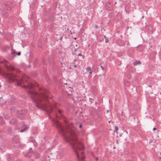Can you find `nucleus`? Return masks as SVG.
<instances>
[{
	"mask_svg": "<svg viewBox=\"0 0 161 161\" xmlns=\"http://www.w3.org/2000/svg\"><path fill=\"white\" fill-rule=\"evenodd\" d=\"M121 63H119V64H118V65H121Z\"/></svg>",
	"mask_w": 161,
	"mask_h": 161,
	"instance_id": "42",
	"label": "nucleus"
},
{
	"mask_svg": "<svg viewBox=\"0 0 161 161\" xmlns=\"http://www.w3.org/2000/svg\"><path fill=\"white\" fill-rule=\"evenodd\" d=\"M17 55L18 56H20L21 55V52L20 51L19 52L17 53H16L14 55H13V57H14L16 56V55Z\"/></svg>",
	"mask_w": 161,
	"mask_h": 161,
	"instance_id": "17",
	"label": "nucleus"
},
{
	"mask_svg": "<svg viewBox=\"0 0 161 161\" xmlns=\"http://www.w3.org/2000/svg\"><path fill=\"white\" fill-rule=\"evenodd\" d=\"M97 76L96 75L93 78V80L94 81H95V82H96V81L97 80Z\"/></svg>",
	"mask_w": 161,
	"mask_h": 161,
	"instance_id": "19",
	"label": "nucleus"
},
{
	"mask_svg": "<svg viewBox=\"0 0 161 161\" xmlns=\"http://www.w3.org/2000/svg\"><path fill=\"white\" fill-rule=\"evenodd\" d=\"M49 19L50 21H53V15H51L49 17Z\"/></svg>",
	"mask_w": 161,
	"mask_h": 161,
	"instance_id": "16",
	"label": "nucleus"
},
{
	"mask_svg": "<svg viewBox=\"0 0 161 161\" xmlns=\"http://www.w3.org/2000/svg\"><path fill=\"white\" fill-rule=\"evenodd\" d=\"M17 86H21L27 90V93L30 95L35 106L40 110L45 111L48 115L56 108L55 105L48 102V97L44 93L39 94L33 89V85L30 83L28 85L22 86L17 82L16 84ZM49 118L50 116L48 115Z\"/></svg>",
	"mask_w": 161,
	"mask_h": 161,
	"instance_id": "2",
	"label": "nucleus"
},
{
	"mask_svg": "<svg viewBox=\"0 0 161 161\" xmlns=\"http://www.w3.org/2000/svg\"><path fill=\"white\" fill-rule=\"evenodd\" d=\"M34 140H35L34 139V140L32 139V142H34Z\"/></svg>",
	"mask_w": 161,
	"mask_h": 161,
	"instance_id": "50",
	"label": "nucleus"
},
{
	"mask_svg": "<svg viewBox=\"0 0 161 161\" xmlns=\"http://www.w3.org/2000/svg\"><path fill=\"white\" fill-rule=\"evenodd\" d=\"M6 103V101H2V100L1 99H0V105L1 106H3V105H4Z\"/></svg>",
	"mask_w": 161,
	"mask_h": 161,
	"instance_id": "15",
	"label": "nucleus"
},
{
	"mask_svg": "<svg viewBox=\"0 0 161 161\" xmlns=\"http://www.w3.org/2000/svg\"><path fill=\"white\" fill-rule=\"evenodd\" d=\"M19 139V137L18 136H15L13 138V141L14 143H17Z\"/></svg>",
	"mask_w": 161,
	"mask_h": 161,
	"instance_id": "10",
	"label": "nucleus"
},
{
	"mask_svg": "<svg viewBox=\"0 0 161 161\" xmlns=\"http://www.w3.org/2000/svg\"><path fill=\"white\" fill-rule=\"evenodd\" d=\"M118 130V128L117 126H115V130L114 131V132H116L117 133V130Z\"/></svg>",
	"mask_w": 161,
	"mask_h": 161,
	"instance_id": "29",
	"label": "nucleus"
},
{
	"mask_svg": "<svg viewBox=\"0 0 161 161\" xmlns=\"http://www.w3.org/2000/svg\"><path fill=\"white\" fill-rule=\"evenodd\" d=\"M134 66L141 64V63L139 60H135L133 63Z\"/></svg>",
	"mask_w": 161,
	"mask_h": 161,
	"instance_id": "11",
	"label": "nucleus"
},
{
	"mask_svg": "<svg viewBox=\"0 0 161 161\" xmlns=\"http://www.w3.org/2000/svg\"><path fill=\"white\" fill-rule=\"evenodd\" d=\"M69 122L64 121L62 123L60 121H53L52 125L57 128L64 141L71 145L79 161L83 160L84 159L83 155L84 146L78 141L76 136V128L78 125L70 124ZM82 126L81 125H80L79 127L81 128Z\"/></svg>",
	"mask_w": 161,
	"mask_h": 161,
	"instance_id": "1",
	"label": "nucleus"
},
{
	"mask_svg": "<svg viewBox=\"0 0 161 161\" xmlns=\"http://www.w3.org/2000/svg\"><path fill=\"white\" fill-rule=\"evenodd\" d=\"M63 36H61L60 38H59V39L61 41H62V39H63Z\"/></svg>",
	"mask_w": 161,
	"mask_h": 161,
	"instance_id": "33",
	"label": "nucleus"
},
{
	"mask_svg": "<svg viewBox=\"0 0 161 161\" xmlns=\"http://www.w3.org/2000/svg\"><path fill=\"white\" fill-rule=\"evenodd\" d=\"M15 109L14 107H12L11 108V111H12V112H14L15 111Z\"/></svg>",
	"mask_w": 161,
	"mask_h": 161,
	"instance_id": "25",
	"label": "nucleus"
},
{
	"mask_svg": "<svg viewBox=\"0 0 161 161\" xmlns=\"http://www.w3.org/2000/svg\"><path fill=\"white\" fill-rule=\"evenodd\" d=\"M0 121H3V119L1 116H0Z\"/></svg>",
	"mask_w": 161,
	"mask_h": 161,
	"instance_id": "32",
	"label": "nucleus"
},
{
	"mask_svg": "<svg viewBox=\"0 0 161 161\" xmlns=\"http://www.w3.org/2000/svg\"><path fill=\"white\" fill-rule=\"evenodd\" d=\"M110 122H111V121H108V123H110Z\"/></svg>",
	"mask_w": 161,
	"mask_h": 161,
	"instance_id": "56",
	"label": "nucleus"
},
{
	"mask_svg": "<svg viewBox=\"0 0 161 161\" xmlns=\"http://www.w3.org/2000/svg\"><path fill=\"white\" fill-rule=\"evenodd\" d=\"M19 161V160H17V161Z\"/></svg>",
	"mask_w": 161,
	"mask_h": 161,
	"instance_id": "64",
	"label": "nucleus"
},
{
	"mask_svg": "<svg viewBox=\"0 0 161 161\" xmlns=\"http://www.w3.org/2000/svg\"><path fill=\"white\" fill-rule=\"evenodd\" d=\"M100 67L103 70V72L101 74H100L99 75V76H101L102 75H104L105 74V68L103 66H102L101 65H100Z\"/></svg>",
	"mask_w": 161,
	"mask_h": 161,
	"instance_id": "8",
	"label": "nucleus"
},
{
	"mask_svg": "<svg viewBox=\"0 0 161 161\" xmlns=\"http://www.w3.org/2000/svg\"><path fill=\"white\" fill-rule=\"evenodd\" d=\"M116 3H117V2H115L114 3V5H115L116 4Z\"/></svg>",
	"mask_w": 161,
	"mask_h": 161,
	"instance_id": "48",
	"label": "nucleus"
},
{
	"mask_svg": "<svg viewBox=\"0 0 161 161\" xmlns=\"http://www.w3.org/2000/svg\"><path fill=\"white\" fill-rule=\"evenodd\" d=\"M37 46L38 47L42 48V42L41 39H40L38 41L37 44Z\"/></svg>",
	"mask_w": 161,
	"mask_h": 161,
	"instance_id": "9",
	"label": "nucleus"
},
{
	"mask_svg": "<svg viewBox=\"0 0 161 161\" xmlns=\"http://www.w3.org/2000/svg\"><path fill=\"white\" fill-rule=\"evenodd\" d=\"M76 59H75L74 60V62H76Z\"/></svg>",
	"mask_w": 161,
	"mask_h": 161,
	"instance_id": "47",
	"label": "nucleus"
},
{
	"mask_svg": "<svg viewBox=\"0 0 161 161\" xmlns=\"http://www.w3.org/2000/svg\"><path fill=\"white\" fill-rule=\"evenodd\" d=\"M0 149L2 150L3 151H4L5 150V148L4 147L1 146V144L0 145Z\"/></svg>",
	"mask_w": 161,
	"mask_h": 161,
	"instance_id": "22",
	"label": "nucleus"
},
{
	"mask_svg": "<svg viewBox=\"0 0 161 161\" xmlns=\"http://www.w3.org/2000/svg\"><path fill=\"white\" fill-rule=\"evenodd\" d=\"M95 104H97V102H95Z\"/></svg>",
	"mask_w": 161,
	"mask_h": 161,
	"instance_id": "49",
	"label": "nucleus"
},
{
	"mask_svg": "<svg viewBox=\"0 0 161 161\" xmlns=\"http://www.w3.org/2000/svg\"><path fill=\"white\" fill-rule=\"evenodd\" d=\"M160 94L161 95V92L160 93Z\"/></svg>",
	"mask_w": 161,
	"mask_h": 161,
	"instance_id": "60",
	"label": "nucleus"
},
{
	"mask_svg": "<svg viewBox=\"0 0 161 161\" xmlns=\"http://www.w3.org/2000/svg\"><path fill=\"white\" fill-rule=\"evenodd\" d=\"M9 117L8 115L4 114V118L6 120H8Z\"/></svg>",
	"mask_w": 161,
	"mask_h": 161,
	"instance_id": "20",
	"label": "nucleus"
},
{
	"mask_svg": "<svg viewBox=\"0 0 161 161\" xmlns=\"http://www.w3.org/2000/svg\"><path fill=\"white\" fill-rule=\"evenodd\" d=\"M75 46L77 47L78 46L77 44H76Z\"/></svg>",
	"mask_w": 161,
	"mask_h": 161,
	"instance_id": "52",
	"label": "nucleus"
},
{
	"mask_svg": "<svg viewBox=\"0 0 161 161\" xmlns=\"http://www.w3.org/2000/svg\"><path fill=\"white\" fill-rule=\"evenodd\" d=\"M11 54H15V50L14 49H12L11 50Z\"/></svg>",
	"mask_w": 161,
	"mask_h": 161,
	"instance_id": "24",
	"label": "nucleus"
},
{
	"mask_svg": "<svg viewBox=\"0 0 161 161\" xmlns=\"http://www.w3.org/2000/svg\"><path fill=\"white\" fill-rule=\"evenodd\" d=\"M156 129H156V128H155V127H154V128H153V131H154V130H156Z\"/></svg>",
	"mask_w": 161,
	"mask_h": 161,
	"instance_id": "36",
	"label": "nucleus"
},
{
	"mask_svg": "<svg viewBox=\"0 0 161 161\" xmlns=\"http://www.w3.org/2000/svg\"><path fill=\"white\" fill-rule=\"evenodd\" d=\"M95 99V98H89V102L90 103V104H91L92 103V101H93Z\"/></svg>",
	"mask_w": 161,
	"mask_h": 161,
	"instance_id": "21",
	"label": "nucleus"
},
{
	"mask_svg": "<svg viewBox=\"0 0 161 161\" xmlns=\"http://www.w3.org/2000/svg\"><path fill=\"white\" fill-rule=\"evenodd\" d=\"M69 30V28H67V31H68Z\"/></svg>",
	"mask_w": 161,
	"mask_h": 161,
	"instance_id": "51",
	"label": "nucleus"
},
{
	"mask_svg": "<svg viewBox=\"0 0 161 161\" xmlns=\"http://www.w3.org/2000/svg\"><path fill=\"white\" fill-rule=\"evenodd\" d=\"M52 121H54V120H53Z\"/></svg>",
	"mask_w": 161,
	"mask_h": 161,
	"instance_id": "63",
	"label": "nucleus"
},
{
	"mask_svg": "<svg viewBox=\"0 0 161 161\" xmlns=\"http://www.w3.org/2000/svg\"><path fill=\"white\" fill-rule=\"evenodd\" d=\"M131 120H136L135 117H133L132 118V119H131Z\"/></svg>",
	"mask_w": 161,
	"mask_h": 161,
	"instance_id": "37",
	"label": "nucleus"
},
{
	"mask_svg": "<svg viewBox=\"0 0 161 161\" xmlns=\"http://www.w3.org/2000/svg\"><path fill=\"white\" fill-rule=\"evenodd\" d=\"M39 157H40V155L39 154H38V153H36V158H38Z\"/></svg>",
	"mask_w": 161,
	"mask_h": 161,
	"instance_id": "27",
	"label": "nucleus"
},
{
	"mask_svg": "<svg viewBox=\"0 0 161 161\" xmlns=\"http://www.w3.org/2000/svg\"><path fill=\"white\" fill-rule=\"evenodd\" d=\"M71 68H71V67H70L69 68V69H71Z\"/></svg>",
	"mask_w": 161,
	"mask_h": 161,
	"instance_id": "55",
	"label": "nucleus"
},
{
	"mask_svg": "<svg viewBox=\"0 0 161 161\" xmlns=\"http://www.w3.org/2000/svg\"><path fill=\"white\" fill-rule=\"evenodd\" d=\"M32 151V149L30 148V150L29 151V153L27 154H26L25 156H27L28 157H30L31 155V152Z\"/></svg>",
	"mask_w": 161,
	"mask_h": 161,
	"instance_id": "14",
	"label": "nucleus"
},
{
	"mask_svg": "<svg viewBox=\"0 0 161 161\" xmlns=\"http://www.w3.org/2000/svg\"><path fill=\"white\" fill-rule=\"evenodd\" d=\"M97 159H98V158H96V159L97 160Z\"/></svg>",
	"mask_w": 161,
	"mask_h": 161,
	"instance_id": "59",
	"label": "nucleus"
},
{
	"mask_svg": "<svg viewBox=\"0 0 161 161\" xmlns=\"http://www.w3.org/2000/svg\"><path fill=\"white\" fill-rule=\"evenodd\" d=\"M110 114H111V113H109V115H110Z\"/></svg>",
	"mask_w": 161,
	"mask_h": 161,
	"instance_id": "57",
	"label": "nucleus"
},
{
	"mask_svg": "<svg viewBox=\"0 0 161 161\" xmlns=\"http://www.w3.org/2000/svg\"><path fill=\"white\" fill-rule=\"evenodd\" d=\"M80 48V47H79L78 48H75V51L76 52L77 51L78 49H79Z\"/></svg>",
	"mask_w": 161,
	"mask_h": 161,
	"instance_id": "34",
	"label": "nucleus"
},
{
	"mask_svg": "<svg viewBox=\"0 0 161 161\" xmlns=\"http://www.w3.org/2000/svg\"><path fill=\"white\" fill-rule=\"evenodd\" d=\"M27 112L26 109H21L17 111V117L20 120H22L25 117Z\"/></svg>",
	"mask_w": 161,
	"mask_h": 161,
	"instance_id": "4",
	"label": "nucleus"
},
{
	"mask_svg": "<svg viewBox=\"0 0 161 161\" xmlns=\"http://www.w3.org/2000/svg\"><path fill=\"white\" fill-rule=\"evenodd\" d=\"M160 155L161 156V152L160 153Z\"/></svg>",
	"mask_w": 161,
	"mask_h": 161,
	"instance_id": "58",
	"label": "nucleus"
},
{
	"mask_svg": "<svg viewBox=\"0 0 161 161\" xmlns=\"http://www.w3.org/2000/svg\"><path fill=\"white\" fill-rule=\"evenodd\" d=\"M15 99L14 98H12L10 100V103L11 105H13L14 104V103L15 102Z\"/></svg>",
	"mask_w": 161,
	"mask_h": 161,
	"instance_id": "13",
	"label": "nucleus"
},
{
	"mask_svg": "<svg viewBox=\"0 0 161 161\" xmlns=\"http://www.w3.org/2000/svg\"><path fill=\"white\" fill-rule=\"evenodd\" d=\"M71 64L74 66V68H75L77 67V65L75 64L74 62L72 63Z\"/></svg>",
	"mask_w": 161,
	"mask_h": 161,
	"instance_id": "18",
	"label": "nucleus"
},
{
	"mask_svg": "<svg viewBox=\"0 0 161 161\" xmlns=\"http://www.w3.org/2000/svg\"><path fill=\"white\" fill-rule=\"evenodd\" d=\"M148 86L149 87H151L152 86L151 85H149Z\"/></svg>",
	"mask_w": 161,
	"mask_h": 161,
	"instance_id": "41",
	"label": "nucleus"
},
{
	"mask_svg": "<svg viewBox=\"0 0 161 161\" xmlns=\"http://www.w3.org/2000/svg\"><path fill=\"white\" fill-rule=\"evenodd\" d=\"M84 58V56H83V59Z\"/></svg>",
	"mask_w": 161,
	"mask_h": 161,
	"instance_id": "53",
	"label": "nucleus"
},
{
	"mask_svg": "<svg viewBox=\"0 0 161 161\" xmlns=\"http://www.w3.org/2000/svg\"><path fill=\"white\" fill-rule=\"evenodd\" d=\"M29 126L27 125L23 124L22 126V127L20 129H22L20 130L19 131H18V132H23L25 131V130H27L29 128Z\"/></svg>",
	"mask_w": 161,
	"mask_h": 161,
	"instance_id": "7",
	"label": "nucleus"
},
{
	"mask_svg": "<svg viewBox=\"0 0 161 161\" xmlns=\"http://www.w3.org/2000/svg\"><path fill=\"white\" fill-rule=\"evenodd\" d=\"M109 110H107L106 111V112L105 113V115L106 117H107V114H108L109 113Z\"/></svg>",
	"mask_w": 161,
	"mask_h": 161,
	"instance_id": "26",
	"label": "nucleus"
},
{
	"mask_svg": "<svg viewBox=\"0 0 161 161\" xmlns=\"http://www.w3.org/2000/svg\"><path fill=\"white\" fill-rule=\"evenodd\" d=\"M78 56H82V55L81 54V53H79L78 54Z\"/></svg>",
	"mask_w": 161,
	"mask_h": 161,
	"instance_id": "35",
	"label": "nucleus"
},
{
	"mask_svg": "<svg viewBox=\"0 0 161 161\" xmlns=\"http://www.w3.org/2000/svg\"><path fill=\"white\" fill-rule=\"evenodd\" d=\"M13 121H16V119H13Z\"/></svg>",
	"mask_w": 161,
	"mask_h": 161,
	"instance_id": "44",
	"label": "nucleus"
},
{
	"mask_svg": "<svg viewBox=\"0 0 161 161\" xmlns=\"http://www.w3.org/2000/svg\"><path fill=\"white\" fill-rule=\"evenodd\" d=\"M69 33L71 34H72V32H71V31H70V32H69Z\"/></svg>",
	"mask_w": 161,
	"mask_h": 161,
	"instance_id": "39",
	"label": "nucleus"
},
{
	"mask_svg": "<svg viewBox=\"0 0 161 161\" xmlns=\"http://www.w3.org/2000/svg\"><path fill=\"white\" fill-rule=\"evenodd\" d=\"M38 58H36L35 59V60L34 61V64H37L38 62Z\"/></svg>",
	"mask_w": 161,
	"mask_h": 161,
	"instance_id": "23",
	"label": "nucleus"
},
{
	"mask_svg": "<svg viewBox=\"0 0 161 161\" xmlns=\"http://www.w3.org/2000/svg\"><path fill=\"white\" fill-rule=\"evenodd\" d=\"M57 116L59 119H63V121H67V119L65 115V112L62 109L57 108Z\"/></svg>",
	"mask_w": 161,
	"mask_h": 161,
	"instance_id": "3",
	"label": "nucleus"
},
{
	"mask_svg": "<svg viewBox=\"0 0 161 161\" xmlns=\"http://www.w3.org/2000/svg\"><path fill=\"white\" fill-rule=\"evenodd\" d=\"M12 69H13V67H12Z\"/></svg>",
	"mask_w": 161,
	"mask_h": 161,
	"instance_id": "62",
	"label": "nucleus"
},
{
	"mask_svg": "<svg viewBox=\"0 0 161 161\" xmlns=\"http://www.w3.org/2000/svg\"><path fill=\"white\" fill-rule=\"evenodd\" d=\"M77 39V38L76 37H75L74 38V39L75 40H76Z\"/></svg>",
	"mask_w": 161,
	"mask_h": 161,
	"instance_id": "43",
	"label": "nucleus"
},
{
	"mask_svg": "<svg viewBox=\"0 0 161 161\" xmlns=\"http://www.w3.org/2000/svg\"><path fill=\"white\" fill-rule=\"evenodd\" d=\"M104 37L105 38V39L106 38H107V37L105 35H104Z\"/></svg>",
	"mask_w": 161,
	"mask_h": 161,
	"instance_id": "40",
	"label": "nucleus"
},
{
	"mask_svg": "<svg viewBox=\"0 0 161 161\" xmlns=\"http://www.w3.org/2000/svg\"><path fill=\"white\" fill-rule=\"evenodd\" d=\"M144 18V16H142V19H143Z\"/></svg>",
	"mask_w": 161,
	"mask_h": 161,
	"instance_id": "46",
	"label": "nucleus"
},
{
	"mask_svg": "<svg viewBox=\"0 0 161 161\" xmlns=\"http://www.w3.org/2000/svg\"><path fill=\"white\" fill-rule=\"evenodd\" d=\"M33 143L35 147H36V143L35 142V140H34V142H33Z\"/></svg>",
	"mask_w": 161,
	"mask_h": 161,
	"instance_id": "28",
	"label": "nucleus"
},
{
	"mask_svg": "<svg viewBox=\"0 0 161 161\" xmlns=\"http://www.w3.org/2000/svg\"><path fill=\"white\" fill-rule=\"evenodd\" d=\"M73 69L75 71H76L77 70V69H75L74 68Z\"/></svg>",
	"mask_w": 161,
	"mask_h": 161,
	"instance_id": "45",
	"label": "nucleus"
},
{
	"mask_svg": "<svg viewBox=\"0 0 161 161\" xmlns=\"http://www.w3.org/2000/svg\"><path fill=\"white\" fill-rule=\"evenodd\" d=\"M98 108L99 109L100 108V107L99 106L98 107Z\"/></svg>",
	"mask_w": 161,
	"mask_h": 161,
	"instance_id": "54",
	"label": "nucleus"
},
{
	"mask_svg": "<svg viewBox=\"0 0 161 161\" xmlns=\"http://www.w3.org/2000/svg\"><path fill=\"white\" fill-rule=\"evenodd\" d=\"M5 8L7 10H10L14 6V4L11 2L7 1L4 3Z\"/></svg>",
	"mask_w": 161,
	"mask_h": 161,
	"instance_id": "5",
	"label": "nucleus"
},
{
	"mask_svg": "<svg viewBox=\"0 0 161 161\" xmlns=\"http://www.w3.org/2000/svg\"><path fill=\"white\" fill-rule=\"evenodd\" d=\"M87 71L89 72V74L90 75H91L92 74V70L91 68L89 67H87L86 68Z\"/></svg>",
	"mask_w": 161,
	"mask_h": 161,
	"instance_id": "12",
	"label": "nucleus"
},
{
	"mask_svg": "<svg viewBox=\"0 0 161 161\" xmlns=\"http://www.w3.org/2000/svg\"><path fill=\"white\" fill-rule=\"evenodd\" d=\"M106 8L107 10H111L112 9V5L111 2H107L106 4Z\"/></svg>",
	"mask_w": 161,
	"mask_h": 161,
	"instance_id": "6",
	"label": "nucleus"
},
{
	"mask_svg": "<svg viewBox=\"0 0 161 161\" xmlns=\"http://www.w3.org/2000/svg\"><path fill=\"white\" fill-rule=\"evenodd\" d=\"M160 159H161V156L160 157Z\"/></svg>",
	"mask_w": 161,
	"mask_h": 161,
	"instance_id": "61",
	"label": "nucleus"
},
{
	"mask_svg": "<svg viewBox=\"0 0 161 161\" xmlns=\"http://www.w3.org/2000/svg\"><path fill=\"white\" fill-rule=\"evenodd\" d=\"M94 28H95V29H97L98 28V26L97 25H95L94 26Z\"/></svg>",
	"mask_w": 161,
	"mask_h": 161,
	"instance_id": "31",
	"label": "nucleus"
},
{
	"mask_svg": "<svg viewBox=\"0 0 161 161\" xmlns=\"http://www.w3.org/2000/svg\"><path fill=\"white\" fill-rule=\"evenodd\" d=\"M70 89L69 91L71 92H72L73 91V89H72L71 87H70Z\"/></svg>",
	"mask_w": 161,
	"mask_h": 161,
	"instance_id": "38",
	"label": "nucleus"
},
{
	"mask_svg": "<svg viewBox=\"0 0 161 161\" xmlns=\"http://www.w3.org/2000/svg\"><path fill=\"white\" fill-rule=\"evenodd\" d=\"M108 42V38H106L105 39V43H107Z\"/></svg>",
	"mask_w": 161,
	"mask_h": 161,
	"instance_id": "30",
	"label": "nucleus"
}]
</instances>
